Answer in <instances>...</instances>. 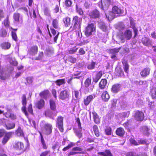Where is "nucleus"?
<instances>
[{
    "label": "nucleus",
    "instance_id": "bb28decb",
    "mask_svg": "<svg viewBox=\"0 0 156 156\" xmlns=\"http://www.w3.org/2000/svg\"><path fill=\"white\" fill-rule=\"evenodd\" d=\"M115 75L118 76L123 77V72L122 69L119 68H116L115 71Z\"/></svg>",
    "mask_w": 156,
    "mask_h": 156
},
{
    "label": "nucleus",
    "instance_id": "0eeeda50",
    "mask_svg": "<svg viewBox=\"0 0 156 156\" xmlns=\"http://www.w3.org/2000/svg\"><path fill=\"white\" fill-rule=\"evenodd\" d=\"M52 125L48 123H45L44 125L43 131L46 135H49L52 133Z\"/></svg>",
    "mask_w": 156,
    "mask_h": 156
},
{
    "label": "nucleus",
    "instance_id": "412c9836",
    "mask_svg": "<svg viewBox=\"0 0 156 156\" xmlns=\"http://www.w3.org/2000/svg\"><path fill=\"white\" fill-rule=\"evenodd\" d=\"M16 135L18 137H23L24 133L23 130L20 126H18L17 129L16 131Z\"/></svg>",
    "mask_w": 156,
    "mask_h": 156
},
{
    "label": "nucleus",
    "instance_id": "09e8293b",
    "mask_svg": "<svg viewBox=\"0 0 156 156\" xmlns=\"http://www.w3.org/2000/svg\"><path fill=\"white\" fill-rule=\"evenodd\" d=\"M44 14L47 16H49L50 15V11L48 7H45L44 9Z\"/></svg>",
    "mask_w": 156,
    "mask_h": 156
},
{
    "label": "nucleus",
    "instance_id": "7c9ffc66",
    "mask_svg": "<svg viewBox=\"0 0 156 156\" xmlns=\"http://www.w3.org/2000/svg\"><path fill=\"white\" fill-rule=\"evenodd\" d=\"M116 133L117 135L122 136H123L125 131L122 128H119L117 129Z\"/></svg>",
    "mask_w": 156,
    "mask_h": 156
},
{
    "label": "nucleus",
    "instance_id": "20e7f679",
    "mask_svg": "<svg viewBox=\"0 0 156 156\" xmlns=\"http://www.w3.org/2000/svg\"><path fill=\"white\" fill-rule=\"evenodd\" d=\"M132 35L131 31L129 30H127L125 32L124 34H122L120 37L121 41L122 43L124 42L125 41V38H126L127 40L130 39L131 38Z\"/></svg>",
    "mask_w": 156,
    "mask_h": 156
},
{
    "label": "nucleus",
    "instance_id": "39448f33",
    "mask_svg": "<svg viewBox=\"0 0 156 156\" xmlns=\"http://www.w3.org/2000/svg\"><path fill=\"white\" fill-rule=\"evenodd\" d=\"M63 120V117L61 116H60L58 117L56 121V126L58 128L59 130L61 132H63L64 130Z\"/></svg>",
    "mask_w": 156,
    "mask_h": 156
},
{
    "label": "nucleus",
    "instance_id": "72a5a7b5",
    "mask_svg": "<svg viewBox=\"0 0 156 156\" xmlns=\"http://www.w3.org/2000/svg\"><path fill=\"white\" fill-rule=\"evenodd\" d=\"M142 130L144 134L148 136L149 134L150 129L147 126H144L142 127Z\"/></svg>",
    "mask_w": 156,
    "mask_h": 156
},
{
    "label": "nucleus",
    "instance_id": "a19ab883",
    "mask_svg": "<svg viewBox=\"0 0 156 156\" xmlns=\"http://www.w3.org/2000/svg\"><path fill=\"white\" fill-rule=\"evenodd\" d=\"M7 32L5 29L2 28L0 30V37H5L7 36Z\"/></svg>",
    "mask_w": 156,
    "mask_h": 156
},
{
    "label": "nucleus",
    "instance_id": "473e14b6",
    "mask_svg": "<svg viewBox=\"0 0 156 156\" xmlns=\"http://www.w3.org/2000/svg\"><path fill=\"white\" fill-rule=\"evenodd\" d=\"M55 83L57 86H60L65 83V80L64 79H58L55 81Z\"/></svg>",
    "mask_w": 156,
    "mask_h": 156
},
{
    "label": "nucleus",
    "instance_id": "58836bf2",
    "mask_svg": "<svg viewBox=\"0 0 156 156\" xmlns=\"http://www.w3.org/2000/svg\"><path fill=\"white\" fill-rule=\"evenodd\" d=\"M82 130V129H77L74 130L76 136L79 138H80L82 136V134L81 133Z\"/></svg>",
    "mask_w": 156,
    "mask_h": 156
},
{
    "label": "nucleus",
    "instance_id": "2f4dec72",
    "mask_svg": "<svg viewBox=\"0 0 156 156\" xmlns=\"http://www.w3.org/2000/svg\"><path fill=\"white\" fill-rule=\"evenodd\" d=\"M150 69L149 68L144 69L141 73L140 74L142 76H146L149 74L150 73Z\"/></svg>",
    "mask_w": 156,
    "mask_h": 156
},
{
    "label": "nucleus",
    "instance_id": "f257e3e1",
    "mask_svg": "<svg viewBox=\"0 0 156 156\" xmlns=\"http://www.w3.org/2000/svg\"><path fill=\"white\" fill-rule=\"evenodd\" d=\"M123 13V11L122 10L115 6L113 7L112 11H110L108 13H105V15L107 18L110 21L113 20L115 17V14H119Z\"/></svg>",
    "mask_w": 156,
    "mask_h": 156
},
{
    "label": "nucleus",
    "instance_id": "c756f323",
    "mask_svg": "<svg viewBox=\"0 0 156 156\" xmlns=\"http://www.w3.org/2000/svg\"><path fill=\"white\" fill-rule=\"evenodd\" d=\"M44 101L43 99H41L36 103V107L39 109H40L44 106Z\"/></svg>",
    "mask_w": 156,
    "mask_h": 156
},
{
    "label": "nucleus",
    "instance_id": "603ef678",
    "mask_svg": "<svg viewBox=\"0 0 156 156\" xmlns=\"http://www.w3.org/2000/svg\"><path fill=\"white\" fill-rule=\"evenodd\" d=\"M48 93V90L44 91L40 94V95L42 97L45 98Z\"/></svg>",
    "mask_w": 156,
    "mask_h": 156
},
{
    "label": "nucleus",
    "instance_id": "3c124183",
    "mask_svg": "<svg viewBox=\"0 0 156 156\" xmlns=\"http://www.w3.org/2000/svg\"><path fill=\"white\" fill-rule=\"evenodd\" d=\"M76 10L77 12L80 15H82L83 13V11L82 9L80 8L79 7L78 5H76Z\"/></svg>",
    "mask_w": 156,
    "mask_h": 156
},
{
    "label": "nucleus",
    "instance_id": "4be33fe9",
    "mask_svg": "<svg viewBox=\"0 0 156 156\" xmlns=\"http://www.w3.org/2000/svg\"><path fill=\"white\" fill-rule=\"evenodd\" d=\"M54 48L52 47H48L45 51V53L48 56H50L54 53Z\"/></svg>",
    "mask_w": 156,
    "mask_h": 156
},
{
    "label": "nucleus",
    "instance_id": "9d476101",
    "mask_svg": "<svg viewBox=\"0 0 156 156\" xmlns=\"http://www.w3.org/2000/svg\"><path fill=\"white\" fill-rule=\"evenodd\" d=\"M69 94L68 92L66 90L61 91L60 93L59 98L62 100H66L69 98Z\"/></svg>",
    "mask_w": 156,
    "mask_h": 156
},
{
    "label": "nucleus",
    "instance_id": "4468645a",
    "mask_svg": "<svg viewBox=\"0 0 156 156\" xmlns=\"http://www.w3.org/2000/svg\"><path fill=\"white\" fill-rule=\"evenodd\" d=\"M12 135V133L11 132L6 133L5 134L2 142V144L3 145L5 144L7 142L11 137Z\"/></svg>",
    "mask_w": 156,
    "mask_h": 156
},
{
    "label": "nucleus",
    "instance_id": "c85d7f7f",
    "mask_svg": "<svg viewBox=\"0 0 156 156\" xmlns=\"http://www.w3.org/2000/svg\"><path fill=\"white\" fill-rule=\"evenodd\" d=\"M142 43L146 46H147L151 44V41L148 38L145 37L142 39Z\"/></svg>",
    "mask_w": 156,
    "mask_h": 156
},
{
    "label": "nucleus",
    "instance_id": "1a4fd4ad",
    "mask_svg": "<svg viewBox=\"0 0 156 156\" xmlns=\"http://www.w3.org/2000/svg\"><path fill=\"white\" fill-rule=\"evenodd\" d=\"M24 147L23 144L21 142H16L13 145V147L14 148L17 150L20 151H23Z\"/></svg>",
    "mask_w": 156,
    "mask_h": 156
},
{
    "label": "nucleus",
    "instance_id": "9b49d317",
    "mask_svg": "<svg viewBox=\"0 0 156 156\" xmlns=\"http://www.w3.org/2000/svg\"><path fill=\"white\" fill-rule=\"evenodd\" d=\"M89 15L91 18L96 19L99 17L100 12L97 9H95L91 11Z\"/></svg>",
    "mask_w": 156,
    "mask_h": 156
},
{
    "label": "nucleus",
    "instance_id": "f03ea898",
    "mask_svg": "<svg viewBox=\"0 0 156 156\" xmlns=\"http://www.w3.org/2000/svg\"><path fill=\"white\" fill-rule=\"evenodd\" d=\"M82 20V18L79 17L77 16L73 17L72 23L73 25V30H75L77 31L80 30Z\"/></svg>",
    "mask_w": 156,
    "mask_h": 156
},
{
    "label": "nucleus",
    "instance_id": "a211bd4d",
    "mask_svg": "<svg viewBox=\"0 0 156 156\" xmlns=\"http://www.w3.org/2000/svg\"><path fill=\"white\" fill-rule=\"evenodd\" d=\"M103 74V72L102 71H99L96 75L93 77V80L96 83L99 79L101 78Z\"/></svg>",
    "mask_w": 156,
    "mask_h": 156
},
{
    "label": "nucleus",
    "instance_id": "4d7b16f0",
    "mask_svg": "<svg viewBox=\"0 0 156 156\" xmlns=\"http://www.w3.org/2000/svg\"><path fill=\"white\" fill-rule=\"evenodd\" d=\"M68 60L69 61L71 62L74 63H75L76 60V59L75 58H74L72 57V56H70L68 57Z\"/></svg>",
    "mask_w": 156,
    "mask_h": 156
},
{
    "label": "nucleus",
    "instance_id": "5701e85b",
    "mask_svg": "<svg viewBox=\"0 0 156 156\" xmlns=\"http://www.w3.org/2000/svg\"><path fill=\"white\" fill-rule=\"evenodd\" d=\"M107 84V81L106 79H102L99 83V87L101 89L105 88Z\"/></svg>",
    "mask_w": 156,
    "mask_h": 156
},
{
    "label": "nucleus",
    "instance_id": "7ed1b4c3",
    "mask_svg": "<svg viewBox=\"0 0 156 156\" xmlns=\"http://www.w3.org/2000/svg\"><path fill=\"white\" fill-rule=\"evenodd\" d=\"M95 28L94 24L93 23L89 24L86 27L85 34L86 36L89 37L93 35L95 33Z\"/></svg>",
    "mask_w": 156,
    "mask_h": 156
},
{
    "label": "nucleus",
    "instance_id": "aec40b11",
    "mask_svg": "<svg viewBox=\"0 0 156 156\" xmlns=\"http://www.w3.org/2000/svg\"><path fill=\"white\" fill-rule=\"evenodd\" d=\"M99 156H112V154L109 150H106L104 152L98 153Z\"/></svg>",
    "mask_w": 156,
    "mask_h": 156
},
{
    "label": "nucleus",
    "instance_id": "c03bdc74",
    "mask_svg": "<svg viewBox=\"0 0 156 156\" xmlns=\"http://www.w3.org/2000/svg\"><path fill=\"white\" fill-rule=\"evenodd\" d=\"M151 93L152 98H156V88H153L151 89Z\"/></svg>",
    "mask_w": 156,
    "mask_h": 156
},
{
    "label": "nucleus",
    "instance_id": "864d4df0",
    "mask_svg": "<svg viewBox=\"0 0 156 156\" xmlns=\"http://www.w3.org/2000/svg\"><path fill=\"white\" fill-rule=\"evenodd\" d=\"M78 49V48L74 47L73 48H71L70 50L68 51V53L69 54H72L75 52H76Z\"/></svg>",
    "mask_w": 156,
    "mask_h": 156
},
{
    "label": "nucleus",
    "instance_id": "774afa93",
    "mask_svg": "<svg viewBox=\"0 0 156 156\" xmlns=\"http://www.w3.org/2000/svg\"><path fill=\"white\" fill-rule=\"evenodd\" d=\"M130 142L132 144H133L134 145H139V143L138 142H136L135 140H134L133 139H131L130 140Z\"/></svg>",
    "mask_w": 156,
    "mask_h": 156
},
{
    "label": "nucleus",
    "instance_id": "8fccbe9b",
    "mask_svg": "<svg viewBox=\"0 0 156 156\" xmlns=\"http://www.w3.org/2000/svg\"><path fill=\"white\" fill-rule=\"evenodd\" d=\"M9 62L10 64L14 66H16L17 65V62L14 59H12L10 58L9 59Z\"/></svg>",
    "mask_w": 156,
    "mask_h": 156
},
{
    "label": "nucleus",
    "instance_id": "f8f14e48",
    "mask_svg": "<svg viewBox=\"0 0 156 156\" xmlns=\"http://www.w3.org/2000/svg\"><path fill=\"white\" fill-rule=\"evenodd\" d=\"M7 112L5 113V116L7 118H10L13 120L16 119V115L14 114L11 113V109L8 108H5Z\"/></svg>",
    "mask_w": 156,
    "mask_h": 156
},
{
    "label": "nucleus",
    "instance_id": "5fc2aeb1",
    "mask_svg": "<svg viewBox=\"0 0 156 156\" xmlns=\"http://www.w3.org/2000/svg\"><path fill=\"white\" fill-rule=\"evenodd\" d=\"M121 47H119L118 48H114L110 50V51L112 53L115 54L118 53Z\"/></svg>",
    "mask_w": 156,
    "mask_h": 156
},
{
    "label": "nucleus",
    "instance_id": "79ce46f5",
    "mask_svg": "<svg viewBox=\"0 0 156 156\" xmlns=\"http://www.w3.org/2000/svg\"><path fill=\"white\" fill-rule=\"evenodd\" d=\"M50 105L51 109L52 110H55L56 108L55 104V102L52 100L50 101Z\"/></svg>",
    "mask_w": 156,
    "mask_h": 156
},
{
    "label": "nucleus",
    "instance_id": "ddd939ff",
    "mask_svg": "<svg viewBox=\"0 0 156 156\" xmlns=\"http://www.w3.org/2000/svg\"><path fill=\"white\" fill-rule=\"evenodd\" d=\"M135 117L137 120L141 121L144 119V114L142 112L137 111L135 113Z\"/></svg>",
    "mask_w": 156,
    "mask_h": 156
},
{
    "label": "nucleus",
    "instance_id": "6e6d98bb",
    "mask_svg": "<svg viewBox=\"0 0 156 156\" xmlns=\"http://www.w3.org/2000/svg\"><path fill=\"white\" fill-rule=\"evenodd\" d=\"M9 21L8 17L7 16L4 21V25L6 27H8L9 26Z\"/></svg>",
    "mask_w": 156,
    "mask_h": 156
},
{
    "label": "nucleus",
    "instance_id": "a18cd8bd",
    "mask_svg": "<svg viewBox=\"0 0 156 156\" xmlns=\"http://www.w3.org/2000/svg\"><path fill=\"white\" fill-rule=\"evenodd\" d=\"M130 22L131 25L132 26L133 28V31L134 32V37H135L137 34L138 30H137V29L136 28V27H134V24H133V23L131 20L130 21Z\"/></svg>",
    "mask_w": 156,
    "mask_h": 156
},
{
    "label": "nucleus",
    "instance_id": "de8ad7c7",
    "mask_svg": "<svg viewBox=\"0 0 156 156\" xmlns=\"http://www.w3.org/2000/svg\"><path fill=\"white\" fill-rule=\"evenodd\" d=\"M95 62H92L91 63L88 64L87 68L88 69L91 70L94 69L95 67Z\"/></svg>",
    "mask_w": 156,
    "mask_h": 156
},
{
    "label": "nucleus",
    "instance_id": "6ab92c4d",
    "mask_svg": "<svg viewBox=\"0 0 156 156\" xmlns=\"http://www.w3.org/2000/svg\"><path fill=\"white\" fill-rule=\"evenodd\" d=\"M101 98L103 101L107 102L110 98V96L107 91L104 92L101 95Z\"/></svg>",
    "mask_w": 156,
    "mask_h": 156
},
{
    "label": "nucleus",
    "instance_id": "423d86ee",
    "mask_svg": "<svg viewBox=\"0 0 156 156\" xmlns=\"http://www.w3.org/2000/svg\"><path fill=\"white\" fill-rule=\"evenodd\" d=\"M27 103V101L26 96L25 94H23L22 97V103L23 106L22 107L21 109L23 112L24 113L26 116L27 117L28 115V113L27 111L26 107Z\"/></svg>",
    "mask_w": 156,
    "mask_h": 156
},
{
    "label": "nucleus",
    "instance_id": "dca6fc26",
    "mask_svg": "<svg viewBox=\"0 0 156 156\" xmlns=\"http://www.w3.org/2000/svg\"><path fill=\"white\" fill-rule=\"evenodd\" d=\"M121 87V85L120 84H115L112 87L111 91L114 93H117L120 90Z\"/></svg>",
    "mask_w": 156,
    "mask_h": 156
},
{
    "label": "nucleus",
    "instance_id": "49530a36",
    "mask_svg": "<svg viewBox=\"0 0 156 156\" xmlns=\"http://www.w3.org/2000/svg\"><path fill=\"white\" fill-rule=\"evenodd\" d=\"M91 79L88 78L85 80L84 82V86L86 87H88L91 84Z\"/></svg>",
    "mask_w": 156,
    "mask_h": 156
},
{
    "label": "nucleus",
    "instance_id": "052dcab7",
    "mask_svg": "<svg viewBox=\"0 0 156 156\" xmlns=\"http://www.w3.org/2000/svg\"><path fill=\"white\" fill-rule=\"evenodd\" d=\"M26 80L27 82L29 84L31 83L33 81V77H29L27 78Z\"/></svg>",
    "mask_w": 156,
    "mask_h": 156
},
{
    "label": "nucleus",
    "instance_id": "cd10ccee",
    "mask_svg": "<svg viewBox=\"0 0 156 156\" xmlns=\"http://www.w3.org/2000/svg\"><path fill=\"white\" fill-rule=\"evenodd\" d=\"M51 32L52 34H53L54 36H55V37L54 38V41L55 42H56L57 40L58 37V36L59 35V33L58 32H57H57L56 30L54 29L53 28H51Z\"/></svg>",
    "mask_w": 156,
    "mask_h": 156
},
{
    "label": "nucleus",
    "instance_id": "c9c22d12",
    "mask_svg": "<svg viewBox=\"0 0 156 156\" xmlns=\"http://www.w3.org/2000/svg\"><path fill=\"white\" fill-rule=\"evenodd\" d=\"M63 22L66 26L68 27L70 24V19L68 17H66L63 19Z\"/></svg>",
    "mask_w": 156,
    "mask_h": 156
},
{
    "label": "nucleus",
    "instance_id": "bf43d9fd",
    "mask_svg": "<svg viewBox=\"0 0 156 156\" xmlns=\"http://www.w3.org/2000/svg\"><path fill=\"white\" fill-rule=\"evenodd\" d=\"M111 129L110 127H107L105 129V132L106 134L109 135L111 134Z\"/></svg>",
    "mask_w": 156,
    "mask_h": 156
},
{
    "label": "nucleus",
    "instance_id": "e433bc0d",
    "mask_svg": "<svg viewBox=\"0 0 156 156\" xmlns=\"http://www.w3.org/2000/svg\"><path fill=\"white\" fill-rule=\"evenodd\" d=\"M52 25L53 27L55 29L59 28L58 21L56 19H53L52 22Z\"/></svg>",
    "mask_w": 156,
    "mask_h": 156
},
{
    "label": "nucleus",
    "instance_id": "f3484780",
    "mask_svg": "<svg viewBox=\"0 0 156 156\" xmlns=\"http://www.w3.org/2000/svg\"><path fill=\"white\" fill-rule=\"evenodd\" d=\"M94 98L93 96L92 95H90L87 96L86 98H84L83 102L85 106H87L89 104L91 101Z\"/></svg>",
    "mask_w": 156,
    "mask_h": 156
},
{
    "label": "nucleus",
    "instance_id": "e2e57ef3",
    "mask_svg": "<svg viewBox=\"0 0 156 156\" xmlns=\"http://www.w3.org/2000/svg\"><path fill=\"white\" fill-rule=\"evenodd\" d=\"M74 94L76 98L78 99L79 98L80 91L78 90L74 91Z\"/></svg>",
    "mask_w": 156,
    "mask_h": 156
},
{
    "label": "nucleus",
    "instance_id": "ea45409f",
    "mask_svg": "<svg viewBox=\"0 0 156 156\" xmlns=\"http://www.w3.org/2000/svg\"><path fill=\"white\" fill-rule=\"evenodd\" d=\"M7 129H10L14 128L15 126V123L13 122H11L5 125Z\"/></svg>",
    "mask_w": 156,
    "mask_h": 156
},
{
    "label": "nucleus",
    "instance_id": "b1692460",
    "mask_svg": "<svg viewBox=\"0 0 156 156\" xmlns=\"http://www.w3.org/2000/svg\"><path fill=\"white\" fill-rule=\"evenodd\" d=\"M98 26L104 31H106L108 30L107 26L103 22H99L98 23Z\"/></svg>",
    "mask_w": 156,
    "mask_h": 156
},
{
    "label": "nucleus",
    "instance_id": "4c0bfd02",
    "mask_svg": "<svg viewBox=\"0 0 156 156\" xmlns=\"http://www.w3.org/2000/svg\"><path fill=\"white\" fill-rule=\"evenodd\" d=\"M122 63L125 72L126 73H128L129 66L127 62L125 60H124L122 62Z\"/></svg>",
    "mask_w": 156,
    "mask_h": 156
},
{
    "label": "nucleus",
    "instance_id": "37998d69",
    "mask_svg": "<svg viewBox=\"0 0 156 156\" xmlns=\"http://www.w3.org/2000/svg\"><path fill=\"white\" fill-rule=\"evenodd\" d=\"M45 115L51 118H52L53 113L52 111L50 109H47L45 112Z\"/></svg>",
    "mask_w": 156,
    "mask_h": 156
},
{
    "label": "nucleus",
    "instance_id": "393cba45",
    "mask_svg": "<svg viewBox=\"0 0 156 156\" xmlns=\"http://www.w3.org/2000/svg\"><path fill=\"white\" fill-rule=\"evenodd\" d=\"M38 47L37 46H34L31 47L29 51V53L33 55H35L37 52Z\"/></svg>",
    "mask_w": 156,
    "mask_h": 156
},
{
    "label": "nucleus",
    "instance_id": "680f3d73",
    "mask_svg": "<svg viewBox=\"0 0 156 156\" xmlns=\"http://www.w3.org/2000/svg\"><path fill=\"white\" fill-rule=\"evenodd\" d=\"M72 2L69 0H66L65 1V5L66 6L69 7L71 6Z\"/></svg>",
    "mask_w": 156,
    "mask_h": 156
},
{
    "label": "nucleus",
    "instance_id": "69168bd1",
    "mask_svg": "<svg viewBox=\"0 0 156 156\" xmlns=\"http://www.w3.org/2000/svg\"><path fill=\"white\" fill-rule=\"evenodd\" d=\"M43 52H40L38 56L35 58L36 60H39L41 59L43 56Z\"/></svg>",
    "mask_w": 156,
    "mask_h": 156
},
{
    "label": "nucleus",
    "instance_id": "6e6552de",
    "mask_svg": "<svg viewBox=\"0 0 156 156\" xmlns=\"http://www.w3.org/2000/svg\"><path fill=\"white\" fill-rule=\"evenodd\" d=\"M111 4L110 0H105L103 3H101V8L104 11L107 10Z\"/></svg>",
    "mask_w": 156,
    "mask_h": 156
},
{
    "label": "nucleus",
    "instance_id": "0e129e2a",
    "mask_svg": "<svg viewBox=\"0 0 156 156\" xmlns=\"http://www.w3.org/2000/svg\"><path fill=\"white\" fill-rule=\"evenodd\" d=\"M126 156H139L136 153L133 152H129L127 153Z\"/></svg>",
    "mask_w": 156,
    "mask_h": 156
},
{
    "label": "nucleus",
    "instance_id": "13d9d810",
    "mask_svg": "<svg viewBox=\"0 0 156 156\" xmlns=\"http://www.w3.org/2000/svg\"><path fill=\"white\" fill-rule=\"evenodd\" d=\"M12 39L15 41H17V36L16 33L13 31H12Z\"/></svg>",
    "mask_w": 156,
    "mask_h": 156
},
{
    "label": "nucleus",
    "instance_id": "f704fd0d",
    "mask_svg": "<svg viewBox=\"0 0 156 156\" xmlns=\"http://www.w3.org/2000/svg\"><path fill=\"white\" fill-rule=\"evenodd\" d=\"M1 46L3 49H7L10 48V44L8 42H4L1 44Z\"/></svg>",
    "mask_w": 156,
    "mask_h": 156
},
{
    "label": "nucleus",
    "instance_id": "338daca9",
    "mask_svg": "<svg viewBox=\"0 0 156 156\" xmlns=\"http://www.w3.org/2000/svg\"><path fill=\"white\" fill-rule=\"evenodd\" d=\"M28 111L30 114H33V111L32 108V105L31 104H30V105H29L28 108Z\"/></svg>",
    "mask_w": 156,
    "mask_h": 156
},
{
    "label": "nucleus",
    "instance_id": "2eb2a0df",
    "mask_svg": "<svg viewBox=\"0 0 156 156\" xmlns=\"http://www.w3.org/2000/svg\"><path fill=\"white\" fill-rule=\"evenodd\" d=\"M13 18L16 22L17 23L20 24L22 23V18L21 17H20V14L19 13H14L13 15Z\"/></svg>",
    "mask_w": 156,
    "mask_h": 156
},
{
    "label": "nucleus",
    "instance_id": "a878e982",
    "mask_svg": "<svg viewBox=\"0 0 156 156\" xmlns=\"http://www.w3.org/2000/svg\"><path fill=\"white\" fill-rule=\"evenodd\" d=\"M93 115V118L95 123L98 124L100 122V119L99 116L98 114L94 111L92 113Z\"/></svg>",
    "mask_w": 156,
    "mask_h": 156
}]
</instances>
